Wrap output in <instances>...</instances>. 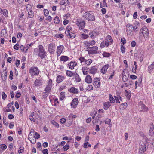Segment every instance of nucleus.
Here are the masks:
<instances>
[{
  "label": "nucleus",
  "mask_w": 154,
  "mask_h": 154,
  "mask_svg": "<svg viewBox=\"0 0 154 154\" xmlns=\"http://www.w3.org/2000/svg\"><path fill=\"white\" fill-rule=\"evenodd\" d=\"M34 52L36 55L40 57L42 59L44 58L46 55L47 54L42 45H39L38 49H35Z\"/></svg>",
  "instance_id": "nucleus-1"
},
{
  "label": "nucleus",
  "mask_w": 154,
  "mask_h": 154,
  "mask_svg": "<svg viewBox=\"0 0 154 154\" xmlns=\"http://www.w3.org/2000/svg\"><path fill=\"white\" fill-rule=\"evenodd\" d=\"M148 145V143L146 141L144 142H140L139 146V154H142L144 153L147 149Z\"/></svg>",
  "instance_id": "nucleus-2"
},
{
  "label": "nucleus",
  "mask_w": 154,
  "mask_h": 154,
  "mask_svg": "<svg viewBox=\"0 0 154 154\" xmlns=\"http://www.w3.org/2000/svg\"><path fill=\"white\" fill-rule=\"evenodd\" d=\"M83 17L88 21H93L95 20V16L88 12H85L84 14Z\"/></svg>",
  "instance_id": "nucleus-3"
},
{
  "label": "nucleus",
  "mask_w": 154,
  "mask_h": 154,
  "mask_svg": "<svg viewBox=\"0 0 154 154\" xmlns=\"http://www.w3.org/2000/svg\"><path fill=\"white\" fill-rule=\"evenodd\" d=\"M140 32H141L144 37L146 39L148 37L149 35L148 29L146 27L144 26L142 27L140 30Z\"/></svg>",
  "instance_id": "nucleus-4"
},
{
  "label": "nucleus",
  "mask_w": 154,
  "mask_h": 154,
  "mask_svg": "<svg viewBox=\"0 0 154 154\" xmlns=\"http://www.w3.org/2000/svg\"><path fill=\"white\" fill-rule=\"evenodd\" d=\"M76 23L80 29H82L85 26V22L82 19H78Z\"/></svg>",
  "instance_id": "nucleus-5"
},
{
  "label": "nucleus",
  "mask_w": 154,
  "mask_h": 154,
  "mask_svg": "<svg viewBox=\"0 0 154 154\" xmlns=\"http://www.w3.org/2000/svg\"><path fill=\"white\" fill-rule=\"evenodd\" d=\"M126 32L128 35H131L133 31V26L132 25L128 24L126 26Z\"/></svg>",
  "instance_id": "nucleus-6"
},
{
  "label": "nucleus",
  "mask_w": 154,
  "mask_h": 154,
  "mask_svg": "<svg viewBox=\"0 0 154 154\" xmlns=\"http://www.w3.org/2000/svg\"><path fill=\"white\" fill-rule=\"evenodd\" d=\"M100 80L98 78H94L93 80V85L96 88H99L100 86Z\"/></svg>",
  "instance_id": "nucleus-7"
},
{
  "label": "nucleus",
  "mask_w": 154,
  "mask_h": 154,
  "mask_svg": "<svg viewBox=\"0 0 154 154\" xmlns=\"http://www.w3.org/2000/svg\"><path fill=\"white\" fill-rule=\"evenodd\" d=\"M55 44L51 43L49 45V52L51 54H54L55 51Z\"/></svg>",
  "instance_id": "nucleus-8"
},
{
  "label": "nucleus",
  "mask_w": 154,
  "mask_h": 154,
  "mask_svg": "<svg viewBox=\"0 0 154 154\" xmlns=\"http://www.w3.org/2000/svg\"><path fill=\"white\" fill-rule=\"evenodd\" d=\"M29 72L34 75H37L39 73L38 69L37 67L32 68L29 70Z\"/></svg>",
  "instance_id": "nucleus-9"
},
{
  "label": "nucleus",
  "mask_w": 154,
  "mask_h": 154,
  "mask_svg": "<svg viewBox=\"0 0 154 154\" xmlns=\"http://www.w3.org/2000/svg\"><path fill=\"white\" fill-rule=\"evenodd\" d=\"M64 48V47L63 45H60L58 46L57 48V55L59 56L61 54Z\"/></svg>",
  "instance_id": "nucleus-10"
},
{
  "label": "nucleus",
  "mask_w": 154,
  "mask_h": 154,
  "mask_svg": "<svg viewBox=\"0 0 154 154\" xmlns=\"http://www.w3.org/2000/svg\"><path fill=\"white\" fill-rule=\"evenodd\" d=\"M44 91H45V93H43L42 99L43 100V101H46L47 100V97L48 95V85H47L46 86V87L45 88Z\"/></svg>",
  "instance_id": "nucleus-11"
},
{
  "label": "nucleus",
  "mask_w": 154,
  "mask_h": 154,
  "mask_svg": "<svg viewBox=\"0 0 154 154\" xmlns=\"http://www.w3.org/2000/svg\"><path fill=\"white\" fill-rule=\"evenodd\" d=\"M139 108L140 111H146L148 110V108L144 104L140 103L139 105Z\"/></svg>",
  "instance_id": "nucleus-12"
},
{
  "label": "nucleus",
  "mask_w": 154,
  "mask_h": 154,
  "mask_svg": "<svg viewBox=\"0 0 154 154\" xmlns=\"http://www.w3.org/2000/svg\"><path fill=\"white\" fill-rule=\"evenodd\" d=\"M78 103V99L77 98L74 99L71 103V106L72 107L75 108Z\"/></svg>",
  "instance_id": "nucleus-13"
},
{
  "label": "nucleus",
  "mask_w": 154,
  "mask_h": 154,
  "mask_svg": "<svg viewBox=\"0 0 154 154\" xmlns=\"http://www.w3.org/2000/svg\"><path fill=\"white\" fill-rule=\"evenodd\" d=\"M77 65V63L76 62H71L68 64V66L70 69H74V67Z\"/></svg>",
  "instance_id": "nucleus-14"
},
{
  "label": "nucleus",
  "mask_w": 154,
  "mask_h": 154,
  "mask_svg": "<svg viewBox=\"0 0 154 154\" xmlns=\"http://www.w3.org/2000/svg\"><path fill=\"white\" fill-rule=\"evenodd\" d=\"M150 130L149 131V134L150 136H152L154 134V125L153 123H151L150 125Z\"/></svg>",
  "instance_id": "nucleus-15"
},
{
  "label": "nucleus",
  "mask_w": 154,
  "mask_h": 154,
  "mask_svg": "<svg viewBox=\"0 0 154 154\" xmlns=\"http://www.w3.org/2000/svg\"><path fill=\"white\" fill-rule=\"evenodd\" d=\"M34 84L35 86H39L42 85V81L40 79H38L35 80L34 82Z\"/></svg>",
  "instance_id": "nucleus-16"
},
{
  "label": "nucleus",
  "mask_w": 154,
  "mask_h": 154,
  "mask_svg": "<svg viewBox=\"0 0 154 154\" xmlns=\"http://www.w3.org/2000/svg\"><path fill=\"white\" fill-rule=\"evenodd\" d=\"M68 91L74 94H77L78 93V90L75 88L74 87H72L69 89Z\"/></svg>",
  "instance_id": "nucleus-17"
},
{
  "label": "nucleus",
  "mask_w": 154,
  "mask_h": 154,
  "mask_svg": "<svg viewBox=\"0 0 154 154\" xmlns=\"http://www.w3.org/2000/svg\"><path fill=\"white\" fill-rule=\"evenodd\" d=\"M87 49L89 51H92V53H94L95 51L98 49V47L97 46H94L93 47L87 48Z\"/></svg>",
  "instance_id": "nucleus-18"
},
{
  "label": "nucleus",
  "mask_w": 154,
  "mask_h": 154,
  "mask_svg": "<svg viewBox=\"0 0 154 154\" xmlns=\"http://www.w3.org/2000/svg\"><path fill=\"white\" fill-rule=\"evenodd\" d=\"M7 72L6 71L5 69L3 72V73L1 74V77L3 81H5L7 79Z\"/></svg>",
  "instance_id": "nucleus-19"
},
{
  "label": "nucleus",
  "mask_w": 154,
  "mask_h": 154,
  "mask_svg": "<svg viewBox=\"0 0 154 154\" xmlns=\"http://www.w3.org/2000/svg\"><path fill=\"white\" fill-rule=\"evenodd\" d=\"M104 109L105 110H106L108 109L109 107L111 106V103L109 101H108L103 103Z\"/></svg>",
  "instance_id": "nucleus-20"
},
{
  "label": "nucleus",
  "mask_w": 154,
  "mask_h": 154,
  "mask_svg": "<svg viewBox=\"0 0 154 154\" xmlns=\"http://www.w3.org/2000/svg\"><path fill=\"white\" fill-rule=\"evenodd\" d=\"M85 82L88 83H91L92 81V79L89 75H87L85 79Z\"/></svg>",
  "instance_id": "nucleus-21"
},
{
  "label": "nucleus",
  "mask_w": 154,
  "mask_h": 154,
  "mask_svg": "<svg viewBox=\"0 0 154 154\" xmlns=\"http://www.w3.org/2000/svg\"><path fill=\"white\" fill-rule=\"evenodd\" d=\"M27 11L28 12V17L30 18H32L34 16V14L33 12L32 9L30 8L27 9Z\"/></svg>",
  "instance_id": "nucleus-22"
},
{
  "label": "nucleus",
  "mask_w": 154,
  "mask_h": 154,
  "mask_svg": "<svg viewBox=\"0 0 154 154\" xmlns=\"http://www.w3.org/2000/svg\"><path fill=\"white\" fill-rule=\"evenodd\" d=\"M64 79V77L63 76L58 75L57 77V83H60L63 81Z\"/></svg>",
  "instance_id": "nucleus-23"
},
{
  "label": "nucleus",
  "mask_w": 154,
  "mask_h": 154,
  "mask_svg": "<svg viewBox=\"0 0 154 154\" xmlns=\"http://www.w3.org/2000/svg\"><path fill=\"white\" fill-rule=\"evenodd\" d=\"M74 77L75 81L77 82H79L81 81V79L79 76L78 74L76 72L74 73V75H73Z\"/></svg>",
  "instance_id": "nucleus-24"
},
{
  "label": "nucleus",
  "mask_w": 154,
  "mask_h": 154,
  "mask_svg": "<svg viewBox=\"0 0 154 154\" xmlns=\"http://www.w3.org/2000/svg\"><path fill=\"white\" fill-rule=\"evenodd\" d=\"M108 67L109 66L108 65L104 66L101 69V72L103 74L105 73L107 71V69L108 68Z\"/></svg>",
  "instance_id": "nucleus-25"
},
{
  "label": "nucleus",
  "mask_w": 154,
  "mask_h": 154,
  "mask_svg": "<svg viewBox=\"0 0 154 154\" xmlns=\"http://www.w3.org/2000/svg\"><path fill=\"white\" fill-rule=\"evenodd\" d=\"M125 95L127 99L128 100H130L131 96V92L130 91H127L126 90H125Z\"/></svg>",
  "instance_id": "nucleus-26"
},
{
  "label": "nucleus",
  "mask_w": 154,
  "mask_h": 154,
  "mask_svg": "<svg viewBox=\"0 0 154 154\" xmlns=\"http://www.w3.org/2000/svg\"><path fill=\"white\" fill-rule=\"evenodd\" d=\"M60 60L61 61L66 62L68 60L69 58L67 56H62L60 57Z\"/></svg>",
  "instance_id": "nucleus-27"
},
{
  "label": "nucleus",
  "mask_w": 154,
  "mask_h": 154,
  "mask_svg": "<svg viewBox=\"0 0 154 154\" xmlns=\"http://www.w3.org/2000/svg\"><path fill=\"white\" fill-rule=\"evenodd\" d=\"M33 45V43H31L30 44H27L26 46H25L24 47H23V50H24V49H26V51H25V52H27V51L28 50V49L32 45Z\"/></svg>",
  "instance_id": "nucleus-28"
},
{
  "label": "nucleus",
  "mask_w": 154,
  "mask_h": 154,
  "mask_svg": "<svg viewBox=\"0 0 154 154\" xmlns=\"http://www.w3.org/2000/svg\"><path fill=\"white\" fill-rule=\"evenodd\" d=\"M60 2V4L66 6L68 5L69 2L68 0H63Z\"/></svg>",
  "instance_id": "nucleus-29"
},
{
  "label": "nucleus",
  "mask_w": 154,
  "mask_h": 154,
  "mask_svg": "<svg viewBox=\"0 0 154 154\" xmlns=\"http://www.w3.org/2000/svg\"><path fill=\"white\" fill-rule=\"evenodd\" d=\"M97 69L94 67H92L90 70V73L94 74L97 72Z\"/></svg>",
  "instance_id": "nucleus-30"
},
{
  "label": "nucleus",
  "mask_w": 154,
  "mask_h": 154,
  "mask_svg": "<svg viewBox=\"0 0 154 154\" xmlns=\"http://www.w3.org/2000/svg\"><path fill=\"white\" fill-rule=\"evenodd\" d=\"M84 44L86 47H87V48L90 47V46L91 45V41H85L84 42Z\"/></svg>",
  "instance_id": "nucleus-31"
},
{
  "label": "nucleus",
  "mask_w": 154,
  "mask_h": 154,
  "mask_svg": "<svg viewBox=\"0 0 154 154\" xmlns=\"http://www.w3.org/2000/svg\"><path fill=\"white\" fill-rule=\"evenodd\" d=\"M44 16L46 17L45 20H48V17H47V16L48 15V10L45 9L44 10Z\"/></svg>",
  "instance_id": "nucleus-32"
},
{
  "label": "nucleus",
  "mask_w": 154,
  "mask_h": 154,
  "mask_svg": "<svg viewBox=\"0 0 154 154\" xmlns=\"http://www.w3.org/2000/svg\"><path fill=\"white\" fill-rule=\"evenodd\" d=\"M109 97L110 102L111 103H114L115 102V100L113 98V96L111 94H109Z\"/></svg>",
  "instance_id": "nucleus-33"
},
{
  "label": "nucleus",
  "mask_w": 154,
  "mask_h": 154,
  "mask_svg": "<svg viewBox=\"0 0 154 154\" xmlns=\"http://www.w3.org/2000/svg\"><path fill=\"white\" fill-rule=\"evenodd\" d=\"M65 94L64 92H61L60 95V100H62L65 98Z\"/></svg>",
  "instance_id": "nucleus-34"
},
{
  "label": "nucleus",
  "mask_w": 154,
  "mask_h": 154,
  "mask_svg": "<svg viewBox=\"0 0 154 154\" xmlns=\"http://www.w3.org/2000/svg\"><path fill=\"white\" fill-rule=\"evenodd\" d=\"M66 75L69 77H72L73 76L74 73H73L72 71H67L66 73Z\"/></svg>",
  "instance_id": "nucleus-35"
},
{
  "label": "nucleus",
  "mask_w": 154,
  "mask_h": 154,
  "mask_svg": "<svg viewBox=\"0 0 154 154\" xmlns=\"http://www.w3.org/2000/svg\"><path fill=\"white\" fill-rule=\"evenodd\" d=\"M123 77H122V80L123 82H126L127 80L128 79V75L127 76L123 74Z\"/></svg>",
  "instance_id": "nucleus-36"
},
{
  "label": "nucleus",
  "mask_w": 154,
  "mask_h": 154,
  "mask_svg": "<svg viewBox=\"0 0 154 154\" xmlns=\"http://www.w3.org/2000/svg\"><path fill=\"white\" fill-rule=\"evenodd\" d=\"M112 43V42L109 41L107 39H106L105 40L104 44L107 47L109 45H111Z\"/></svg>",
  "instance_id": "nucleus-37"
},
{
  "label": "nucleus",
  "mask_w": 154,
  "mask_h": 154,
  "mask_svg": "<svg viewBox=\"0 0 154 154\" xmlns=\"http://www.w3.org/2000/svg\"><path fill=\"white\" fill-rule=\"evenodd\" d=\"M92 62V60L91 59H89L88 60H86L85 61V64L87 65H90Z\"/></svg>",
  "instance_id": "nucleus-38"
},
{
  "label": "nucleus",
  "mask_w": 154,
  "mask_h": 154,
  "mask_svg": "<svg viewBox=\"0 0 154 154\" xmlns=\"http://www.w3.org/2000/svg\"><path fill=\"white\" fill-rule=\"evenodd\" d=\"M139 23H136L134 25V26L133 27V30H134L135 32H137L138 31L137 30L138 29L137 25H139Z\"/></svg>",
  "instance_id": "nucleus-39"
},
{
  "label": "nucleus",
  "mask_w": 154,
  "mask_h": 154,
  "mask_svg": "<svg viewBox=\"0 0 154 154\" xmlns=\"http://www.w3.org/2000/svg\"><path fill=\"white\" fill-rule=\"evenodd\" d=\"M3 14L5 17H8V11L6 9L3 10V11L1 13Z\"/></svg>",
  "instance_id": "nucleus-40"
},
{
  "label": "nucleus",
  "mask_w": 154,
  "mask_h": 154,
  "mask_svg": "<svg viewBox=\"0 0 154 154\" xmlns=\"http://www.w3.org/2000/svg\"><path fill=\"white\" fill-rule=\"evenodd\" d=\"M51 123L57 128H58L59 127V125L54 120H52L51 122Z\"/></svg>",
  "instance_id": "nucleus-41"
},
{
  "label": "nucleus",
  "mask_w": 154,
  "mask_h": 154,
  "mask_svg": "<svg viewBox=\"0 0 154 154\" xmlns=\"http://www.w3.org/2000/svg\"><path fill=\"white\" fill-rule=\"evenodd\" d=\"M88 37V35L86 34L83 33L81 34V37L83 39H86Z\"/></svg>",
  "instance_id": "nucleus-42"
},
{
  "label": "nucleus",
  "mask_w": 154,
  "mask_h": 154,
  "mask_svg": "<svg viewBox=\"0 0 154 154\" xmlns=\"http://www.w3.org/2000/svg\"><path fill=\"white\" fill-rule=\"evenodd\" d=\"M127 106V104L126 103H124L121 105L120 107L122 109H125Z\"/></svg>",
  "instance_id": "nucleus-43"
},
{
  "label": "nucleus",
  "mask_w": 154,
  "mask_h": 154,
  "mask_svg": "<svg viewBox=\"0 0 154 154\" xmlns=\"http://www.w3.org/2000/svg\"><path fill=\"white\" fill-rule=\"evenodd\" d=\"M95 34V32L93 31H91L89 33V35H90L91 38H94V35Z\"/></svg>",
  "instance_id": "nucleus-44"
},
{
  "label": "nucleus",
  "mask_w": 154,
  "mask_h": 154,
  "mask_svg": "<svg viewBox=\"0 0 154 154\" xmlns=\"http://www.w3.org/2000/svg\"><path fill=\"white\" fill-rule=\"evenodd\" d=\"M105 122L106 124H107L109 125H110L111 123V120L108 118H107L106 119L105 121Z\"/></svg>",
  "instance_id": "nucleus-45"
},
{
  "label": "nucleus",
  "mask_w": 154,
  "mask_h": 154,
  "mask_svg": "<svg viewBox=\"0 0 154 154\" xmlns=\"http://www.w3.org/2000/svg\"><path fill=\"white\" fill-rule=\"evenodd\" d=\"M103 55L104 57H108L110 55V54L109 53L107 52H104L103 54Z\"/></svg>",
  "instance_id": "nucleus-46"
},
{
  "label": "nucleus",
  "mask_w": 154,
  "mask_h": 154,
  "mask_svg": "<svg viewBox=\"0 0 154 154\" xmlns=\"http://www.w3.org/2000/svg\"><path fill=\"white\" fill-rule=\"evenodd\" d=\"M32 137H31V138L29 137V140L32 143V144H34L36 143V139L35 138L34 139H33V138H32Z\"/></svg>",
  "instance_id": "nucleus-47"
},
{
  "label": "nucleus",
  "mask_w": 154,
  "mask_h": 154,
  "mask_svg": "<svg viewBox=\"0 0 154 154\" xmlns=\"http://www.w3.org/2000/svg\"><path fill=\"white\" fill-rule=\"evenodd\" d=\"M0 148L3 150L7 148V146L5 144H2L0 146Z\"/></svg>",
  "instance_id": "nucleus-48"
},
{
  "label": "nucleus",
  "mask_w": 154,
  "mask_h": 154,
  "mask_svg": "<svg viewBox=\"0 0 154 154\" xmlns=\"http://www.w3.org/2000/svg\"><path fill=\"white\" fill-rule=\"evenodd\" d=\"M69 148V146L68 144H66L64 146L63 148V150L64 151L67 150Z\"/></svg>",
  "instance_id": "nucleus-49"
},
{
  "label": "nucleus",
  "mask_w": 154,
  "mask_h": 154,
  "mask_svg": "<svg viewBox=\"0 0 154 154\" xmlns=\"http://www.w3.org/2000/svg\"><path fill=\"white\" fill-rule=\"evenodd\" d=\"M82 70L83 71V74L84 75H87L88 73V72L86 70V69L82 67Z\"/></svg>",
  "instance_id": "nucleus-50"
},
{
  "label": "nucleus",
  "mask_w": 154,
  "mask_h": 154,
  "mask_svg": "<svg viewBox=\"0 0 154 154\" xmlns=\"http://www.w3.org/2000/svg\"><path fill=\"white\" fill-rule=\"evenodd\" d=\"M59 19L58 17H56L54 20V22L56 23H58L59 22Z\"/></svg>",
  "instance_id": "nucleus-51"
},
{
  "label": "nucleus",
  "mask_w": 154,
  "mask_h": 154,
  "mask_svg": "<svg viewBox=\"0 0 154 154\" xmlns=\"http://www.w3.org/2000/svg\"><path fill=\"white\" fill-rule=\"evenodd\" d=\"M13 73L12 70H11L10 72L9 79L10 80H12L13 79Z\"/></svg>",
  "instance_id": "nucleus-52"
},
{
  "label": "nucleus",
  "mask_w": 154,
  "mask_h": 154,
  "mask_svg": "<svg viewBox=\"0 0 154 154\" xmlns=\"http://www.w3.org/2000/svg\"><path fill=\"white\" fill-rule=\"evenodd\" d=\"M33 137L35 139H38L40 137V135L38 133L36 132L35 136H34Z\"/></svg>",
  "instance_id": "nucleus-53"
},
{
  "label": "nucleus",
  "mask_w": 154,
  "mask_h": 154,
  "mask_svg": "<svg viewBox=\"0 0 154 154\" xmlns=\"http://www.w3.org/2000/svg\"><path fill=\"white\" fill-rule=\"evenodd\" d=\"M3 123L5 125H8V122H6V118L5 117L3 118Z\"/></svg>",
  "instance_id": "nucleus-54"
},
{
  "label": "nucleus",
  "mask_w": 154,
  "mask_h": 154,
  "mask_svg": "<svg viewBox=\"0 0 154 154\" xmlns=\"http://www.w3.org/2000/svg\"><path fill=\"white\" fill-rule=\"evenodd\" d=\"M2 99L5 100L7 97V95L4 92H2Z\"/></svg>",
  "instance_id": "nucleus-55"
},
{
  "label": "nucleus",
  "mask_w": 154,
  "mask_h": 154,
  "mask_svg": "<svg viewBox=\"0 0 154 154\" xmlns=\"http://www.w3.org/2000/svg\"><path fill=\"white\" fill-rule=\"evenodd\" d=\"M137 2V0H130L129 1V3L131 4H135Z\"/></svg>",
  "instance_id": "nucleus-56"
},
{
  "label": "nucleus",
  "mask_w": 154,
  "mask_h": 154,
  "mask_svg": "<svg viewBox=\"0 0 154 154\" xmlns=\"http://www.w3.org/2000/svg\"><path fill=\"white\" fill-rule=\"evenodd\" d=\"M121 52L122 53H125V48L124 47V46H123L122 45L121 46Z\"/></svg>",
  "instance_id": "nucleus-57"
},
{
  "label": "nucleus",
  "mask_w": 154,
  "mask_h": 154,
  "mask_svg": "<svg viewBox=\"0 0 154 154\" xmlns=\"http://www.w3.org/2000/svg\"><path fill=\"white\" fill-rule=\"evenodd\" d=\"M72 29L71 27L69 26H67L66 29V31L68 32H70Z\"/></svg>",
  "instance_id": "nucleus-58"
},
{
  "label": "nucleus",
  "mask_w": 154,
  "mask_h": 154,
  "mask_svg": "<svg viewBox=\"0 0 154 154\" xmlns=\"http://www.w3.org/2000/svg\"><path fill=\"white\" fill-rule=\"evenodd\" d=\"M69 36L71 38H73L75 37V34L74 33L71 32L70 33Z\"/></svg>",
  "instance_id": "nucleus-59"
},
{
  "label": "nucleus",
  "mask_w": 154,
  "mask_h": 154,
  "mask_svg": "<svg viewBox=\"0 0 154 154\" xmlns=\"http://www.w3.org/2000/svg\"><path fill=\"white\" fill-rule=\"evenodd\" d=\"M107 39L109 41H111V42H113V40L112 39V38H111V36L110 35H108L106 37V39Z\"/></svg>",
  "instance_id": "nucleus-60"
},
{
  "label": "nucleus",
  "mask_w": 154,
  "mask_h": 154,
  "mask_svg": "<svg viewBox=\"0 0 154 154\" xmlns=\"http://www.w3.org/2000/svg\"><path fill=\"white\" fill-rule=\"evenodd\" d=\"M42 152L43 154H48V150L47 149H45L42 150Z\"/></svg>",
  "instance_id": "nucleus-61"
},
{
  "label": "nucleus",
  "mask_w": 154,
  "mask_h": 154,
  "mask_svg": "<svg viewBox=\"0 0 154 154\" xmlns=\"http://www.w3.org/2000/svg\"><path fill=\"white\" fill-rule=\"evenodd\" d=\"M19 46V44L18 43H17L14 46V49L16 50H18L19 49V48L18 47V46Z\"/></svg>",
  "instance_id": "nucleus-62"
},
{
  "label": "nucleus",
  "mask_w": 154,
  "mask_h": 154,
  "mask_svg": "<svg viewBox=\"0 0 154 154\" xmlns=\"http://www.w3.org/2000/svg\"><path fill=\"white\" fill-rule=\"evenodd\" d=\"M149 68L150 69H154V61L152 63L149 67Z\"/></svg>",
  "instance_id": "nucleus-63"
},
{
  "label": "nucleus",
  "mask_w": 154,
  "mask_h": 154,
  "mask_svg": "<svg viewBox=\"0 0 154 154\" xmlns=\"http://www.w3.org/2000/svg\"><path fill=\"white\" fill-rule=\"evenodd\" d=\"M121 41L123 45H124L126 43V40L124 38H121Z\"/></svg>",
  "instance_id": "nucleus-64"
}]
</instances>
